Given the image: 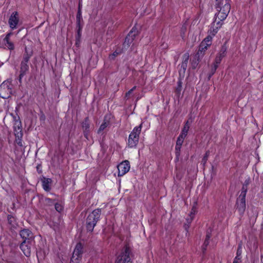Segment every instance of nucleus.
I'll return each mask as SVG.
<instances>
[{
    "instance_id": "obj_44",
    "label": "nucleus",
    "mask_w": 263,
    "mask_h": 263,
    "mask_svg": "<svg viewBox=\"0 0 263 263\" xmlns=\"http://www.w3.org/2000/svg\"><path fill=\"white\" fill-rule=\"evenodd\" d=\"M136 88V86L133 87L131 89L133 90V91L135 90Z\"/></svg>"
},
{
    "instance_id": "obj_38",
    "label": "nucleus",
    "mask_w": 263,
    "mask_h": 263,
    "mask_svg": "<svg viewBox=\"0 0 263 263\" xmlns=\"http://www.w3.org/2000/svg\"><path fill=\"white\" fill-rule=\"evenodd\" d=\"M7 218H8V221L9 223L10 224H12V223L13 222V221L14 220V218L12 215H9L8 216Z\"/></svg>"
},
{
    "instance_id": "obj_9",
    "label": "nucleus",
    "mask_w": 263,
    "mask_h": 263,
    "mask_svg": "<svg viewBox=\"0 0 263 263\" xmlns=\"http://www.w3.org/2000/svg\"><path fill=\"white\" fill-rule=\"evenodd\" d=\"M130 169L129 163L127 160L120 163L118 165V176H122L127 173Z\"/></svg>"
},
{
    "instance_id": "obj_40",
    "label": "nucleus",
    "mask_w": 263,
    "mask_h": 263,
    "mask_svg": "<svg viewBox=\"0 0 263 263\" xmlns=\"http://www.w3.org/2000/svg\"><path fill=\"white\" fill-rule=\"evenodd\" d=\"M240 258L241 257L236 256L233 261V263H240Z\"/></svg>"
},
{
    "instance_id": "obj_3",
    "label": "nucleus",
    "mask_w": 263,
    "mask_h": 263,
    "mask_svg": "<svg viewBox=\"0 0 263 263\" xmlns=\"http://www.w3.org/2000/svg\"><path fill=\"white\" fill-rule=\"evenodd\" d=\"M230 9V4L228 2L226 3L219 11L215 14L214 20L216 22L219 21V23L223 25V21L227 18Z\"/></svg>"
},
{
    "instance_id": "obj_17",
    "label": "nucleus",
    "mask_w": 263,
    "mask_h": 263,
    "mask_svg": "<svg viewBox=\"0 0 263 263\" xmlns=\"http://www.w3.org/2000/svg\"><path fill=\"white\" fill-rule=\"evenodd\" d=\"M82 126L83 129L84 136L88 139L90 127V123L88 118H86L84 121L82 122Z\"/></svg>"
},
{
    "instance_id": "obj_37",
    "label": "nucleus",
    "mask_w": 263,
    "mask_h": 263,
    "mask_svg": "<svg viewBox=\"0 0 263 263\" xmlns=\"http://www.w3.org/2000/svg\"><path fill=\"white\" fill-rule=\"evenodd\" d=\"M181 146L176 145L175 151L177 156H179Z\"/></svg>"
},
{
    "instance_id": "obj_23",
    "label": "nucleus",
    "mask_w": 263,
    "mask_h": 263,
    "mask_svg": "<svg viewBox=\"0 0 263 263\" xmlns=\"http://www.w3.org/2000/svg\"><path fill=\"white\" fill-rule=\"evenodd\" d=\"M32 52L31 51H28L27 48H25V52L24 55L23 57V60L22 61V62H25L26 63H28L29 59L32 56Z\"/></svg>"
},
{
    "instance_id": "obj_5",
    "label": "nucleus",
    "mask_w": 263,
    "mask_h": 263,
    "mask_svg": "<svg viewBox=\"0 0 263 263\" xmlns=\"http://www.w3.org/2000/svg\"><path fill=\"white\" fill-rule=\"evenodd\" d=\"M83 248L81 243L77 244L71 258L70 263H79L82 258Z\"/></svg>"
},
{
    "instance_id": "obj_29",
    "label": "nucleus",
    "mask_w": 263,
    "mask_h": 263,
    "mask_svg": "<svg viewBox=\"0 0 263 263\" xmlns=\"http://www.w3.org/2000/svg\"><path fill=\"white\" fill-rule=\"evenodd\" d=\"M123 50H116L112 54H110L109 57V58L110 59V60H114L115 58L119 54H120V53H121L122 52H123Z\"/></svg>"
},
{
    "instance_id": "obj_24",
    "label": "nucleus",
    "mask_w": 263,
    "mask_h": 263,
    "mask_svg": "<svg viewBox=\"0 0 263 263\" xmlns=\"http://www.w3.org/2000/svg\"><path fill=\"white\" fill-rule=\"evenodd\" d=\"M190 123H189V121H187L186 122V123H185L184 125V127L182 130V132H181V135H182L184 137H186L187 134V133H188V131L189 130V128H190Z\"/></svg>"
},
{
    "instance_id": "obj_6",
    "label": "nucleus",
    "mask_w": 263,
    "mask_h": 263,
    "mask_svg": "<svg viewBox=\"0 0 263 263\" xmlns=\"http://www.w3.org/2000/svg\"><path fill=\"white\" fill-rule=\"evenodd\" d=\"M227 47L226 44L223 45L221 49L216 56L215 60V63L214 64V67L212 69V74H213L215 72L217 68L218 67V64H220L222 59L225 57L227 52Z\"/></svg>"
},
{
    "instance_id": "obj_2",
    "label": "nucleus",
    "mask_w": 263,
    "mask_h": 263,
    "mask_svg": "<svg viewBox=\"0 0 263 263\" xmlns=\"http://www.w3.org/2000/svg\"><path fill=\"white\" fill-rule=\"evenodd\" d=\"M142 124L141 123L139 126L135 127L129 134L128 140V145L130 148L136 147L138 143L139 135L142 129Z\"/></svg>"
},
{
    "instance_id": "obj_42",
    "label": "nucleus",
    "mask_w": 263,
    "mask_h": 263,
    "mask_svg": "<svg viewBox=\"0 0 263 263\" xmlns=\"http://www.w3.org/2000/svg\"><path fill=\"white\" fill-rule=\"evenodd\" d=\"M181 83L180 81H179L178 82V88H177V90L178 91H180V89H181Z\"/></svg>"
},
{
    "instance_id": "obj_8",
    "label": "nucleus",
    "mask_w": 263,
    "mask_h": 263,
    "mask_svg": "<svg viewBox=\"0 0 263 263\" xmlns=\"http://www.w3.org/2000/svg\"><path fill=\"white\" fill-rule=\"evenodd\" d=\"M137 34V31H136L135 29L133 28L125 39L124 42L123 44L122 50H126L128 48Z\"/></svg>"
},
{
    "instance_id": "obj_26",
    "label": "nucleus",
    "mask_w": 263,
    "mask_h": 263,
    "mask_svg": "<svg viewBox=\"0 0 263 263\" xmlns=\"http://www.w3.org/2000/svg\"><path fill=\"white\" fill-rule=\"evenodd\" d=\"M247 184H248V183H246V185H245V184L243 185L241 194L239 196V197L246 198V193L247 192Z\"/></svg>"
},
{
    "instance_id": "obj_15",
    "label": "nucleus",
    "mask_w": 263,
    "mask_h": 263,
    "mask_svg": "<svg viewBox=\"0 0 263 263\" xmlns=\"http://www.w3.org/2000/svg\"><path fill=\"white\" fill-rule=\"evenodd\" d=\"M237 209L240 214H242L246 210V198L238 197L237 201Z\"/></svg>"
},
{
    "instance_id": "obj_20",
    "label": "nucleus",
    "mask_w": 263,
    "mask_h": 263,
    "mask_svg": "<svg viewBox=\"0 0 263 263\" xmlns=\"http://www.w3.org/2000/svg\"><path fill=\"white\" fill-rule=\"evenodd\" d=\"M209 47V46H206L204 43H201L198 51L196 54V55L198 56V58L202 57Z\"/></svg>"
},
{
    "instance_id": "obj_4",
    "label": "nucleus",
    "mask_w": 263,
    "mask_h": 263,
    "mask_svg": "<svg viewBox=\"0 0 263 263\" xmlns=\"http://www.w3.org/2000/svg\"><path fill=\"white\" fill-rule=\"evenodd\" d=\"M12 85L9 81H4L0 85V97L3 99L9 98L12 93Z\"/></svg>"
},
{
    "instance_id": "obj_10",
    "label": "nucleus",
    "mask_w": 263,
    "mask_h": 263,
    "mask_svg": "<svg viewBox=\"0 0 263 263\" xmlns=\"http://www.w3.org/2000/svg\"><path fill=\"white\" fill-rule=\"evenodd\" d=\"M19 23V17L17 12H13L10 15L8 24L11 29H15Z\"/></svg>"
},
{
    "instance_id": "obj_7",
    "label": "nucleus",
    "mask_w": 263,
    "mask_h": 263,
    "mask_svg": "<svg viewBox=\"0 0 263 263\" xmlns=\"http://www.w3.org/2000/svg\"><path fill=\"white\" fill-rule=\"evenodd\" d=\"M129 254V248L125 247L121 254L117 257L116 263H132Z\"/></svg>"
},
{
    "instance_id": "obj_12",
    "label": "nucleus",
    "mask_w": 263,
    "mask_h": 263,
    "mask_svg": "<svg viewBox=\"0 0 263 263\" xmlns=\"http://www.w3.org/2000/svg\"><path fill=\"white\" fill-rule=\"evenodd\" d=\"M219 22V21L216 22L215 20L213 22L208 31L209 34L213 36L215 35L222 25V24Z\"/></svg>"
},
{
    "instance_id": "obj_35",
    "label": "nucleus",
    "mask_w": 263,
    "mask_h": 263,
    "mask_svg": "<svg viewBox=\"0 0 263 263\" xmlns=\"http://www.w3.org/2000/svg\"><path fill=\"white\" fill-rule=\"evenodd\" d=\"M16 139H15V141H16V143L20 146H23V144H22V137H15Z\"/></svg>"
},
{
    "instance_id": "obj_34",
    "label": "nucleus",
    "mask_w": 263,
    "mask_h": 263,
    "mask_svg": "<svg viewBox=\"0 0 263 263\" xmlns=\"http://www.w3.org/2000/svg\"><path fill=\"white\" fill-rule=\"evenodd\" d=\"M81 17V13L80 10V4H79V9L77 15V24L78 25H80V18Z\"/></svg>"
},
{
    "instance_id": "obj_19",
    "label": "nucleus",
    "mask_w": 263,
    "mask_h": 263,
    "mask_svg": "<svg viewBox=\"0 0 263 263\" xmlns=\"http://www.w3.org/2000/svg\"><path fill=\"white\" fill-rule=\"evenodd\" d=\"M189 57L190 55L188 53H185L182 56V62L181 65V67L183 69V72H185V70L186 69Z\"/></svg>"
},
{
    "instance_id": "obj_13",
    "label": "nucleus",
    "mask_w": 263,
    "mask_h": 263,
    "mask_svg": "<svg viewBox=\"0 0 263 263\" xmlns=\"http://www.w3.org/2000/svg\"><path fill=\"white\" fill-rule=\"evenodd\" d=\"M20 234L24 240L23 241H32L33 234L29 229H25L22 230L20 231Z\"/></svg>"
},
{
    "instance_id": "obj_36",
    "label": "nucleus",
    "mask_w": 263,
    "mask_h": 263,
    "mask_svg": "<svg viewBox=\"0 0 263 263\" xmlns=\"http://www.w3.org/2000/svg\"><path fill=\"white\" fill-rule=\"evenodd\" d=\"M209 156V152H206L204 156L203 157L202 159V162L203 163V164H205L208 160V158Z\"/></svg>"
},
{
    "instance_id": "obj_43",
    "label": "nucleus",
    "mask_w": 263,
    "mask_h": 263,
    "mask_svg": "<svg viewBox=\"0 0 263 263\" xmlns=\"http://www.w3.org/2000/svg\"><path fill=\"white\" fill-rule=\"evenodd\" d=\"M78 26H79V29L78 30V36L80 37V32L81 31V28L80 27V24Z\"/></svg>"
},
{
    "instance_id": "obj_11",
    "label": "nucleus",
    "mask_w": 263,
    "mask_h": 263,
    "mask_svg": "<svg viewBox=\"0 0 263 263\" xmlns=\"http://www.w3.org/2000/svg\"><path fill=\"white\" fill-rule=\"evenodd\" d=\"M32 241H23L20 245V249L26 256H29L31 254Z\"/></svg>"
},
{
    "instance_id": "obj_21",
    "label": "nucleus",
    "mask_w": 263,
    "mask_h": 263,
    "mask_svg": "<svg viewBox=\"0 0 263 263\" xmlns=\"http://www.w3.org/2000/svg\"><path fill=\"white\" fill-rule=\"evenodd\" d=\"M195 213V210H194L193 209H192V211L191 212V214L190 215V217L189 218L186 219L187 223H185L184 225V228L186 232V234L188 233V229L190 227V224L191 223V222L193 219Z\"/></svg>"
},
{
    "instance_id": "obj_16",
    "label": "nucleus",
    "mask_w": 263,
    "mask_h": 263,
    "mask_svg": "<svg viewBox=\"0 0 263 263\" xmlns=\"http://www.w3.org/2000/svg\"><path fill=\"white\" fill-rule=\"evenodd\" d=\"M14 132L15 137H22V124L20 121H15L14 124Z\"/></svg>"
},
{
    "instance_id": "obj_14",
    "label": "nucleus",
    "mask_w": 263,
    "mask_h": 263,
    "mask_svg": "<svg viewBox=\"0 0 263 263\" xmlns=\"http://www.w3.org/2000/svg\"><path fill=\"white\" fill-rule=\"evenodd\" d=\"M13 34L12 32L8 33L4 39V44L5 47L9 50H12L14 49V45L10 41V36Z\"/></svg>"
},
{
    "instance_id": "obj_30",
    "label": "nucleus",
    "mask_w": 263,
    "mask_h": 263,
    "mask_svg": "<svg viewBox=\"0 0 263 263\" xmlns=\"http://www.w3.org/2000/svg\"><path fill=\"white\" fill-rule=\"evenodd\" d=\"M210 234H207L206 235V238L204 240V242L203 243V248L202 249L203 250V251L204 250H205L206 249V247L208 246L209 243V239L210 238Z\"/></svg>"
},
{
    "instance_id": "obj_28",
    "label": "nucleus",
    "mask_w": 263,
    "mask_h": 263,
    "mask_svg": "<svg viewBox=\"0 0 263 263\" xmlns=\"http://www.w3.org/2000/svg\"><path fill=\"white\" fill-rule=\"evenodd\" d=\"M185 138V137L180 135L177 138V140L176 141V145H179V146H181L182 145V143L184 141Z\"/></svg>"
},
{
    "instance_id": "obj_25",
    "label": "nucleus",
    "mask_w": 263,
    "mask_h": 263,
    "mask_svg": "<svg viewBox=\"0 0 263 263\" xmlns=\"http://www.w3.org/2000/svg\"><path fill=\"white\" fill-rule=\"evenodd\" d=\"M213 36L209 34L208 36L205 37L204 40L201 42L202 43H204L206 46H210L212 44V40L213 38Z\"/></svg>"
},
{
    "instance_id": "obj_18",
    "label": "nucleus",
    "mask_w": 263,
    "mask_h": 263,
    "mask_svg": "<svg viewBox=\"0 0 263 263\" xmlns=\"http://www.w3.org/2000/svg\"><path fill=\"white\" fill-rule=\"evenodd\" d=\"M29 70V66L27 63L25 62H21V69H20V74L19 76V81L21 82L22 79L23 77L26 74V72Z\"/></svg>"
},
{
    "instance_id": "obj_33",
    "label": "nucleus",
    "mask_w": 263,
    "mask_h": 263,
    "mask_svg": "<svg viewBox=\"0 0 263 263\" xmlns=\"http://www.w3.org/2000/svg\"><path fill=\"white\" fill-rule=\"evenodd\" d=\"M241 253H242V247H241V245H239L237 248L236 256L241 257Z\"/></svg>"
},
{
    "instance_id": "obj_22",
    "label": "nucleus",
    "mask_w": 263,
    "mask_h": 263,
    "mask_svg": "<svg viewBox=\"0 0 263 263\" xmlns=\"http://www.w3.org/2000/svg\"><path fill=\"white\" fill-rule=\"evenodd\" d=\"M109 124L110 122L109 121V119L107 116H106L104 118L103 123L101 125L98 129V133H100L101 132L103 131L107 126H109Z\"/></svg>"
},
{
    "instance_id": "obj_31",
    "label": "nucleus",
    "mask_w": 263,
    "mask_h": 263,
    "mask_svg": "<svg viewBox=\"0 0 263 263\" xmlns=\"http://www.w3.org/2000/svg\"><path fill=\"white\" fill-rule=\"evenodd\" d=\"M55 209L58 212H61L63 209V206L61 203H57L55 204Z\"/></svg>"
},
{
    "instance_id": "obj_32",
    "label": "nucleus",
    "mask_w": 263,
    "mask_h": 263,
    "mask_svg": "<svg viewBox=\"0 0 263 263\" xmlns=\"http://www.w3.org/2000/svg\"><path fill=\"white\" fill-rule=\"evenodd\" d=\"M198 58V56L196 55V58L195 60H193L192 62V66L193 68H196L197 67L198 64V60H197V59Z\"/></svg>"
},
{
    "instance_id": "obj_39",
    "label": "nucleus",
    "mask_w": 263,
    "mask_h": 263,
    "mask_svg": "<svg viewBox=\"0 0 263 263\" xmlns=\"http://www.w3.org/2000/svg\"><path fill=\"white\" fill-rule=\"evenodd\" d=\"M45 202L46 204H48L49 205L53 203V201L51 199L48 198L45 199Z\"/></svg>"
},
{
    "instance_id": "obj_1",
    "label": "nucleus",
    "mask_w": 263,
    "mask_h": 263,
    "mask_svg": "<svg viewBox=\"0 0 263 263\" xmlns=\"http://www.w3.org/2000/svg\"><path fill=\"white\" fill-rule=\"evenodd\" d=\"M101 210L96 209L88 215L86 219V229L87 231L92 232L97 222L99 220Z\"/></svg>"
},
{
    "instance_id": "obj_27",
    "label": "nucleus",
    "mask_w": 263,
    "mask_h": 263,
    "mask_svg": "<svg viewBox=\"0 0 263 263\" xmlns=\"http://www.w3.org/2000/svg\"><path fill=\"white\" fill-rule=\"evenodd\" d=\"M50 181V179H47L43 181V187L45 191H49L50 190V187L49 185V182Z\"/></svg>"
},
{
    "instance_id": "obj_41",
    "label": "nucleus",
    "mask_w": 263,
    "mask_h": 263,
    "mask_svg": "<svg viewBox=\"0 0 263 263\" xmlns=\"http://www.w3.org/2000/svg\"><path fill=\"white\" fill-rule=\"evenodd\" d=\"M133 92V90L130 89L128 92L126 93L125 97H128L132 92Z\"/></svg>"
}]
</instances>
